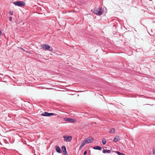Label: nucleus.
Instances as JSON below:
<instances>
[{"mask_svg":"<svg viewBox=\"0 0 155 155\" xmlns=\"http://www.w3.org/2000/svg\"><path fill=\"white\" fill-rule=\"evenodd\" d=\"M92 11L95 14L97 15H102L103 13V10L101 8H98L96 9H94V10H92Z\"/></svg>","mask_w":155,"mask_h":155,"instance_id":"1","label":"nucleus"},{"mask_svg":"<svg viewBox=\"0 0 155 155\" xmlns=\"http://www.w3.org/2000/svg\"><path fill=\"white\" fill-rule=\"evenodd\" d=\"M13 4L15 6H18L19 7H22L24 6L25 5V2H24L20 1H16L14 2Z\"/></svg>","mask_w":155,"mask_h":155,"instance_id":"2","label":"nucleus"},{"mask_svg":"<svg viewBox=\"0 0 155 155\" xmlns=\"http://www.w3.org/2000/svg\"><path fill=\"white\" fill-rule=\"evenodd\" d=\"M84 140L86 141L87 143H91L94 140L93 138L91 137L90 136L88 137Z\"/></svg>","mask_w":155,"mask_h":155,"instance_id":"3","label":"nucleus"},{"mask_svg":"<svg viewBox=\"0 0 155 155\" xmlns=\"http://www.w3.org/2000/svg\"><path fill=\"white\" fill-rule=\"evenodd\" d=\"M63 137L64 138V141L66 142L71 141L72 140V138L71 136H64Z\"/></svg>","mask_w":155,"mask_h":155,"instance_id":"4","label":"nucleus"},{"mask_svg":"<svg viewBox=\"0 0 155 155\" xmlns=\"http://www.w3.org/2000/svg\"><path fill=\"white\" fill-rule=\"evenodd\" d=\"M64 120L65 121L74 123L75 121V120L74 119L71 118H64Z\"/></svg>","mask_w":155,"mask_h":155,"instance_id":"5","label":"nucleus"},{"mask_svg":"<svg viewBox=\"0 0 155 155\" xmlns=\"http://www.w3.org/2000/svg\"><path fill=\"white\" fill-rule=\"evenodd\" d=\"M41 115L45 116H50L51 115H54V114L53 113H49L47 112H44V113L41 114Z\"/></svg>","mask_w":155,"mask_h":155,"instance_id":"6","label":"nucleus"},{"mask_svg":"<svg viewBox=\"0 0 155 155\" xmlns=\"http://www.w3.org/2000/svg\"><path fill=\"white\" fill-rule=\"evenodd\" d=\"M42 48H44L46 50L51 51V50L49 49L50 48V47L48 44L43 45L41 46Z\"/></svg>","mask_w":155,"mask_h":155,"instance_id":"7","label":"nucleus"},{"mask_svg":"<svg viewBox=\"0 0 155 155\" xmlns=\"http://www.w3.org/2000/svg\"><path fill=\"white\" fill-rule=\"evenodd\" d=\"M55 149L57 152L59 153H62V151L60 149L58 145H56L55 146Z\"/></svg>","mask_w":155,"mask_h":155,"instance_id":"8","label":"nucleus"},{"mask_svg":"<svg viewBox=\"0 0 155 155\" xmlns=\"http://www.w3.org/2000/svg\"><path fill=\"white\" fill-rule=\"evenodd\" d=\"M120 140V138L119 136H116L114 139L113 141L115 142L118 141Z\"/></svg>","mask_w":155,"mask_h":155,"instance_id":"9","label":"nucleus"},{"mask_svg":"<svg viewBox=\"0 0 155 155\" xmlns=\"http://www.w3.org/2000/svg\"><path fill=\"white\" fill-rule=\"evenodd\" d=\"M102 152L103 153H110L111 152L110 150H105L104 149L103 150Z\"/></svg>","mask_w":155,"mask_h":155,"instance_id":"10","label":"nucleus"},{"mask_svg":"<svg viewBox=\"0 0 155 155\" xmlns=\"http://www.w3.org/2000/svg\"><path fill=\"white\" fill-rule=\"evenodd\" d=\"M93 148L95 150H102L101 147L99 146H96L95 147H94Z\"/></svg>","mask_w":155,"mask_h":155,"instance_id":"11","label":"nucleus"},{"mask_svg":"<svg viewBox=\"0 0 155 155\" xmlns=\"http://www.w3.org/2000/svg\"><path fill=\"white\" fill-rule=\"evenodd\" d=\"M61 149L63 150V153L67 152L66 150V148L65 146H63L61 147Z\"/></svg>","mask_w":155,"mask_h":155,"instance_id":"12","label":"nucleus"},{"mask_svg":"<svg viewBox=\"0 0 155 155\" xmlns=\"http://www.w3.org/2000/svg\"><path fill=\"white\" fill-rule=\"evenodd\" d=\"M115 130L114 128H111L109 131V133L110 134H114L115 133Z\"/></svg>","mask_w":155,"mask_h":155,"instance_id":"13","label":"nucleus"},{"mask_svg":"<svg viewBox=\"0 0 155 155\" xmlns=\"http://www.w3.org/2000/svg\"><path fill=\"white\" fill-rule=\"evenodd\" d=\"M102 143L103 145H105L106 143V140L105 139H103L102 140Z\"/></svg>","mask_w":155,"mask_h":155,"instance_id":"14","label":"nucleus"},{"mask_svg":"<svg viewBox=\"0 0 155 155\" xmlns=\"http://www.w3.org/2000/svg\"><path fill=\"white\" fill-rule=\"evenodd\" d=\"M87 143H86V141L84 140L83 142L81 143V145H82V146L84 147V146Z\"/></svg>","mask_w":155,"mask_h":155,"instance_id":"15","label":"nucleus"},{"mask_svg":"<svg viewBox=\"0 0 155 155\" xmlns=\"http://www.w3.org/2000/svg\"><path fill=\"white\" fill-rule=\"evenodd\" d=\"M10 14L11 15H12L13 13V11H10L9 12Z\"/></svg>","mask_w":155,"mask_h":155,"instance_id":"16","label":"nucleus"},{"mask_svg":"<svg viewBox=\"0 0 155 155\" xmlns=\"http://www.w3.org/2000/svg\"><path fill=\"white\" fill-rule=\"evenodd\" d=\"M83 147L82 146V145H80V147H79V150H81L82 148Z\"/></svg>","mask_w":155,"mask_h":155,"instance_id":"17","label":"nucleus"},{"mask_svg":"<svg viewBox=\"0 0 155 155\" xmlns=\"http://www.w3.org/2000/svg\"><path fill=\"white\" fill-rule=\"evenodd\" d=\"M87 153V151H85L84 152V155H85Z\"/></svg>","mask_w":155,"mask_h":155,"instance_id":"18","label":"nucleus"},{"mask_svg":"<svg viewBox=\"0 0 155 155\" xmlns=\"http://www.w3.org/2000/svg\"><path fill=\"white\" fill-rule=\"evenodd\" d=\"M19 48L21 49L22 50H23L24 51H25V50L21 47H19Z\"/></svg>","mask_w":155,"mask_h":155,"instance_id":"19","label":"nucleus"},{"mask_svg":"<svg viewBox=\"0 0 155 155\" xmlns=\"http://www.w3.org/2000/svg\"><path fill=\"white\" fill-rule=\"evenodd\" d=\"M64 155H68V153H67V152H64Z\"/></svg>","mask_w":155,"mask_h":155,"instance_id":"20","label":"nucleus"},{"mask_svg":"<svg viewBox=\"0 0 155 155\" xmlns=\"http://www.w3.org/2000/svg\"><path fill=\"white\" fill-rule=\"evenodd\" d=\"M12 17H10L9 18V21H12Z\"/></svg>","mask_w":155,"mask_h":155,"instance_id":"21","label":"nucleus"},{"mask_svg":"<svg viewBox=\"0 0 155 155\" xmlns=\"http://www.w3.org/2000/svg\"><path fill=\"white\" fill-rule=\"evenodd\" d=\"M153 154L155 155V150H154L153 151Z\"/></svg>","mask_w":155,"mask_h":155,"instance_id":"22","label":"nucleus"}]
</instances>
